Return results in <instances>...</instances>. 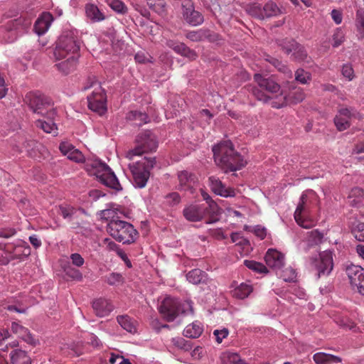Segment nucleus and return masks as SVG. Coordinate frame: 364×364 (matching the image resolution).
Returning a JSON list of instances; mask_svg holds the SVG:
<instances>
[{"mask_svg":"<svg viewBox=\"0 0 364 364\" xmlns=\"http://www.w3.org/2000/svg\"><path fill=\"white\" fill-rule=\"evenodd\" d=\"M305 98V93L304 90L301 88L295 89L294 91L291 92L289 94V96H287V104L289 102L293 104H297L302 102Z\"/></svg>","mask_w":364,"mask_h":364,"instance_id":"nucleus-38","label":"nucleus"},{"mask_svg":"<svg viewBox=\"0 0 364 364\" xmlns=\"http://www.w3.org/2000/svg\"><path fill=\"white\" fill-rule=\"evenodd\" d=\"M346 272L350 284L354 289L364 294V269L358 265L350 264L346 267Z\"/></svg>","mask_w":364,"mask_h":364,"instance_id":"nucleus-11","label":"nucleus"},{"mask_svg":"<svg viewBox=\"0 0 364 364\" xmlns=\"http://www.w3.org/2000/svg\"><path fill=\"white\" fill-rule=\"evenodd\" d=\"M244 264L250 269H252L258 273L267 272V267L262 263L257 262L254 260H245Z\"/></svg>","mask_w":364,"mask_h":364,"instance_id":"nucleus-43","label":"nucleus"},{"mask_svg":"<svg viewBox=\"0 0 364 364\" xmlns=\"http://www.w3.org/2000/svg\"><path fill=\"white\" fill-rule=\"evenodd\" d=\"M353 116L351 109L343 107L338 110V114L334 118V123L339 131H343L350 127V119Z\"/></svg>","mask_w":364,"mask_h":364,"instance_id":"nucleus-25","label":"nucleus"},{"mask_svg":"<svg viewBox=\"0 0 364 364\" xmlns=\"http://www.w3.org/2000/svg\"><path fill=\"white\" fill-rule=\"evenodd\" d=\"M253 95L258 100H260V101H263V102H268L269 101L270 102V95H269L268 94L265 93L263 90L256 87H252V90H251Z\"/></svg>","mask_w":364,"mask_h":364,"instance_id":"nucleus-52","label":"nucleus"},{"mask_svg":"<svg viewBox=\"0 0 364 364\" xmlns=\"http://www.w3.org/2000/svg\"><path fill=\"white\" fill-rule=\"evenodd\" d=\"M92 308L97 316L104 317L112 311L114 306L109 300L100 298L92 302Z\"/></svg>","mask_w":364,"mask_h":364,"instance_id":"nucleus-27","label":"nucleus"},{"mask_svg":"<svg viewBox=\"0 0 364 364\" xmlns=\"http://www.w3.org/2000/svg\"><path fill=\"white\" fill-rule=\"evenodd\" d=\"M210 187L215 194L223 197H233L235 196V189L226 187L222 181L215 176L209 177Z\"/></svg>","mask_w":364,"mask_h":364,"instance_id":"nucleus-20","label":"nucleus"},{"mask_svg":"<svg viewBox=\"0 0 364 364\" xmlns=\"http://www.w3.org/2000/svg\"><path fill=\"white\" fill-rule=\"evenodd\" d=\"M110 235L119 242L130 243L134 242L136 230L134 226L123 220H113L109 222L107 227Z\"/></svg>","mask_w":364,"mask_h":364,"instance_id":"nucleus-6","label":"nucleus"},{"mask_svg":"<svg viewBox=\"0 0 364 364\" xmlns=\"http://www.w3.org/2000/svg\"><path fill=\"white\" fill-rule=\"evenodd\" d=\"M356 21L361 33L364 35V10L358 9L356 13Z\"/></svg>","mask_w":364,"mask_h":364,"instance_id":"nucleus-58","label":"nucleus"},{"mask_svg":"<svg viewBox=\"0 0 364 364\" xmlns=\"http://www.w3.org/2000/svg\"><path fill=\"white\" fill-rule=\"evenodd\" d=\"M320 203L319 198L315 191L313 190L305 191L301 198L300 201L294 212V218H299L300 215H309L314 207L318 206Z\"/></svg>","mask_w":364,"mask_h":364,"instance_id":"nucleus-8","label":"nucleus"},{"mask_svg":"<svg viewBox=\"0 0 364 364\" xmlns=\"http://www.w3.org/2000/svg\"><path fill=\"white\" fill-rule=\"evenodd\" d=\"M80 45V42L73 31H63L59 37L54 50L55 59L61 60L69 55L78 56Z\"/></svg>","mask_w":364,"mask_h":364,"instance_id":"nucleus-4","label":"nucleus"},{"mask_svg":"<svg viewBox=\"0 0 364 364\" xmlns=\"http://www.w3.org/2000/svg\"><path fill=\"white\" fill-rule=\"evenodd\" d=\"M154 164L155 159L151 157L144 156L138 160V188L145 187Z\"/></svg>","mask_w":364,"mask_h":364,"instance_id":"nucleus-13","label":"nucleus"},{"mask_svg":"<svg viewBox=\"0 0 364 364\" xmlns=\"http://www.w3.org/2000/svg\"><path fill=\"white\" fill-rule=\"evenodd\" d=\"M252 14L259 19H264L265 18H271L279 15L280 10L276 4L269 1L263 7L259 5L255 6L252 8Z\"/></svg>","mask_w":364,"mask_h":364,"instance_id":"nucleus-19","label":"nucleus"},{"mask_svg":"<svg viewBox=\"0 0 364 364\" xmlns=\"http://www.w3.org/2000/svg\"><path fill=\"white\" fill-rule=\"evenodd\" d=\"M183 16L187 23L191 26H196L203 23V16L198 11L194 9L193 4L188 1L182 4Z\"/></svg>","mask_w":364,"mask_h":364,"instance_id":"nucleus-17","label":"nucleus"},{"mask_svg":"<svg viewBox=\"0 0 364 364\" xmlns=\"http://www.w3.org/2000/svg\"><path fill=\"white\" fill-rule=\"evenodd\" d=\"M295 79L300 83L306 85L311 81V74L302 68H299L295 72Z\"/></svg>","mask_w":364,"mask_h":364,"instance_id":"nucleus-44","label":"nucleus"},{"mask_svg":"<svg viewBox=\"0 0 364 364\" xmlns=\"http://www.w3.org/2000/svg\"><path fill=\"white\" fill-rule=\"evenodd\" d=\"M85 170L91 176H95L105 186L116 191L122 189L121 185L112 169L99 159L85 161Z\"/></svg>","mask_w":364,"mask_h":364,"instance_id":"nucleus-2","label":"nucleus"},{"mask_svg":"<svg viewBox=\"0 0 364 364\" xmlns=\"http://www.w3.org/2000/svg\"><path fill=\"white\" fill-rule=\"evenodd\" d=\"M252 291V287L251 285L246 283H242L233 290L232 295L235 298L244 299L247 297Z\"/></svg>","mask_w":364,"mask_h":364,"instance_id":"nucleus-36","label":"nucleus"},{"mask_svg":"<svg viewBox=\"0 0 364 364\" xmlns=\"http://www.w3.org/2000/svg\"><path fill=\"white\" fill-rule=\"evenodd\" d=\"M70 259L73 264L78 267L82 266L85 262L83 257L78 253L72 254L70 255Z\"/></svg>","mask_w":364,"mask_h":364,"instance_id":"nucleus-63","label":"nucleus"},{"mask_svg":"<svg viewBox=\"0 0 364 364\" xmlns=\"http://www.w3.org/2000/svg\"><path fill=\"white\" fill-rule=\"evenodd\" d=\"M213 335L215 336V340L218 343H221L223 338H226L228 335V330L223 328L222 330H215Z\"/></svg>","mask_w":364,"mask_h":364,"instance_id":"nucleus-61","label":"nucleus"},{"mask_svg":"<svg viewBox=\"0 0 364 364\" xmlns=\"http://www.w3.org/2000/svg\"><path fill=\"white\" fill-rule=\"evenodd\" d=\"M11 252L8 244H0V264L6 265L11 261Z\"/></svg>","mask_w":364,"mask_h":364,"instance_id":"nucleus-42","label":"nucleus"},{"mask_svg":"<svg viewBox=\"0 0 364 364\" xmlns=\"http://www.w3.org/2000/svg\"><path fill=\"white\" fill-rule=\"evenodd\" d=\"M77 58L78 56L70 55L67 60L55 64V66L59 71L67 75L75 69L77 64Z\"/></svg>","mask_w":364,"mask_h":364,"instance_id":"nucleus-30","label":"nucleus"},{"mask_svg":"<svg viewBox=\"0 0 364 364\" xmlns=\"http://www.w3.org/2000/svg\"><path fill=\"white\" fill-rule=\"evenodd\" d=\"M223 364H242L240 356L236 353H225L222 358Z\"/></svg>","mask_w":364,"mask_h":364,"instance_id":"nucleus-45","label":"nucleus"},{"mask_svg":"<svg viewBox=\"0 0 364 364\" xmlns=\"http://www.w3.org/2000/svg\"><path fill=\"white\" fill-rule=\"evenodd\" d=\"M110 364H131L128 359L123 356L112 353L109 358Z\"/></svg>","mask_w":364,"mask_h":364,"instance_id":"nucleus-59","label":"nucleus"},{"mask_svg":"<svg viewBox=\"0 0 364 364\" xmlns=\"http://www.w3.org/2000/svg\"><path fill=\"white\" fill-rule=\"evenodd\" d=\"M314 265L318 271V277L328 275L333 267V252L330 250L320 253L319 258L314 259Z\"/></svg>","mask_w":364,"mask_h":364,"instance_id":"nucleus-12","label":"nucleus"},{"mask_svg":"<svg viewBox=\"0 0 364 364\" xmlns=\"http://www.w3.org/2000/svg\"><path fill=\"white\" fill-rule=\"evenodd\" d=\"M341 73L348 80H352L354 77V70L350 64L343 65Z\"/></svg>","mask_w":364,"mask_h":364,"instance_id":"nucleus-60","label":"nucleus"},{"mask_svg":"<svg viewBox=\"0 0 364 364\" xmlns=\"http://www.w3.org/2000/svg\"><path fill=\"white\" fill-rule=\"evenodd\" d=\"M87 99L88 107L92 112L99 115H103L107 112V96L101 85H97Z\"/></svg>","mask_w":364,"mask_h":364,"instance_id":"nucleus-9","label":"nucleus"},{"mask_svg":"<svg viewBox=\"0 0 364 364\" xmlns=\"http://www.w3.org/2000/svg\"><path fill=\"white\" fill-rule=\"evenodd\" d=\"M25 102L33 113L45 116L50 114L56 115V112L53 107L51 101L45 95L38 92H31L26 94Z\"/></svg>","mask_w":364,"mask_h":364,"instance_id":"nucleus-5","label":"nucleus"},{"mask_svg":"<svg viewBox=\"0 0 364 364\" xmlns=\"http://www.w3.org/2000/svg\"><path fill=\"white\" fill-rule=\"evenodd\" d=\"M215 164L225 172L235 171L246 165V161L235 151L230 141H223L213 148Z\"/></svg>","mask_w":364,"mask_h":364,"instance_id":"nucleus-1","label":"nucleus"},{"mask_svg":"<svg viewBox=\"0 0 364 364\" xmlns=\"http://www.w3.org/2000/svg\"><path fill=\"white\" fill-rule=\"evenodd\" d=\"M323 235L318 230H314L310 232V239L314 243H318L323 239Z\"/></svg>","mask_w":364,"mask_h":364,"instance_id":"nucleus-64","label":"nucleus"},{"mask_svg":"<svg viewBox=\"0 0 364 364\" xmlns=\"http://www.w3.org/2000/svg\"><path fill=\"white\" fill-rule=\"evenodd\" d=\"M186 37L191 41L198 42L206 38L205 32L203 30L192 31L187 32Z\"/></svg>","mask_w":364,"mask_h":364,"instance_id":"nucleus-49","label":"nucleus"},{"mask_svg":"<svg viewBox=\"0 0 364 364\" xmlns=\"http://www.w3.org/2000/svg\"><path fill=\"white\" fill-rule=\"evenodd\" d=\"M11 331L18 338L22 339L28 344L35 346L37 343L36 339L31 333L30 331L17 321H13L11 324Z\"/></svg>","mask_w":364,"mask_h":364,"instance_id":"nucleus-22","label":"nucleus"},{"mask_svg":"<svg viewBox=\"0 0 364 364\" xmlns=\"http://www.w3.org/2000/svg\"><path fill=\"white\" fill-rule=\"evenodd\" d=\"M208 212V207L204 204H191L183 209V215L188 221L198 222L203 219Z\"/></svg>","mask_w":364,"mask_h":364,"instance_id":"nucleus-16","label":"nucleus"},{"mask_svg":"<svg viewBox=\"0 0 364 364\" xmlns=\"http://www.w3.org/2000/svg\"><path fill=\"white\" fill-rule=\"evenodd\" d=\"M9 251L11 252V259L22 260L31 254V248L27 242L17 240L15 242L8 243Z\"/></svg>","mask_w":364,"mask_h":364,"instance_id":"nucleus-18","label":"nucleus"},{"mask_svg":"<svg viewBox=\"0 0 364 364\" xmlns=\"http://www.w3.org/2000/svg\"><path fill=\"white\" fill-rule=\"evenodd\" d=\"M107 4L114 11L123 14L126 11V6L120 0H106Z\"/></svg>","mask_w":364,"mask_h":364,"instance_id":"nucleus-50","label":"nucleus"},{"mask_svg":"<svg viewBox=\"0 0 364 364\" xmlns=\"http://www.w3.org/2000/svg\"><path fill=\"white\" fill-rule=\"evenodd\" d=\"M46 119H37L35 122V124L37 127L41 129L46 133L53 134L57 135L58 128L55 123L53 122L55 116H50V114H46L43 116Z\"/></svg>","mask_w":364,"mask_h":364,"instance_id":"nucleus-28","label":"nucleus"},{"mask_svg":"<svg viewBox=\"0 0 364 364\" xmlns=\"http://www.w3.org/2000/svg\"><path fill=\"white\" fill-rule=\"evenodd\" d=\"M53 21V16L48 13H43L42 15L36 20L33 30L38 35H43L49 28Z\"/></svg>","mask_w":364,"mask_h":364,"instance_id":"nucleus-26","label":"nucleus"},{"mask_svg":"<svg viewBox=\"0 0 364 364\" xmlns=\"http://www.w3.org/2000/svg\"><path fill=\"white\" fill-rule=\"evenodd\" d=\"M157 146L156 136L149 130L145 131L138 139V156L144 153L155 151Z\"/></svg>","mask_w":364,"mask_h":364,"instance_id":"nucleus-14","label":"nucleus"},{"mask_svg":"<svg viewBox=\"0 0 364 364\" xmlns=\"http://www.w3.org/2000/svg\"><path fill=\"white\" fill-rule=\"evenodd\" d=\"M123 277L121 274L112 272L105 276V282L111 286H117L123 282Z\"/></svg>","mask_w":364,"mask_h":364,"instance_id":"nucleus-47","label":"nucleus"},{"mask_svg":"<svg viewBox=\"0 0 364 364\" xmlns=\"http://www.w3.org/2000/svg\"><path fill=\"white\" fill-rule=\"evenodd\" d=\"M146 4L155 12L163 14L166 11V1L164 0H146Z\"/></svg>","mask_w":364,"mask_h":364,"instance_id":"nucleus-40","label":"nucleus"},{"mask_svg":"<svg viewBox=\"0 0 364 364\" xmlns=\"http://www.w3.org/2000/svg\"><path fill=\"white\" fill-rule=\"evenodd\" d=\"M31 25V18L27 16H20L18 18L9 21L6 24V30L14 33L15 38L19 35L26 33Z\"/></svg>","mask_w":364,"mask_h":364,"instance_id":"nucleus-15","label":"nucleus"},{"mask_svg":"<svg viewBox=\"0 0 364 364\" xmlns=\"http://www.w3.org/2000/svg\"><path fill=\"white\" fill-rule=\"evenodd\" d=\"M344 41V33L341 28H337L333 35V46L338 47Z\"/></svg>","mask_w":364,"mask_h":364,"instance_id":"nucleus-56","label":"nucleus"},{"mask_svg":"<svg viewBox=\"0 0 364 364\" xmlns=\"http://www.w3.org/2000/svg\"><path fill=\"white\" fill-rule=\"evenodd\" d=\"M313 358L316 364L337 363L341 361L337 356L321 352L314 354Z\"/></svg>","mask_w":364,"mask_h":364,"instance_id":"nucleus-32","label":"nucleus"},{"mask_svg":"<svg viewBox=\"0 0 364 364\" xmlns=\"http://www.w3.org/2000/svg\"><path fill=\"white\" fill-rule=\"evenodd\" d=\"M296 222L300 226L303 227L304 228H311L315 225V222L312 219L308 218V215H299V218H294Z\"/></svg>","mask_w":364,"mask_h":364,"instance_id":"nucleus-51","label":"nucleus"},{"mask_svg":"<svg viewBox=\"0 0 364 364\" xmlns=\"http://www.w3.org/2000/svg\"><path fill=\"white\" fill-rule=\"evenodd\" d=\"M264 259L266 264L272 268L280 270L284 266V256L280 252L269 249L267 252Z\"/></svg>","mask_w":364,"mask_h":364,"instance_id":"nucleus-23","label":"nucleus"},{"mask_svg":"<svg viewBox=\"0 0 364 364\" xmlns=\"http://www.w3.org/2000/svg\"><path fill=\"white\" fill-rule=\"evenodd\" d=\"M65 274L69 277L77 280L81 281L82 279V273L77 269L68 267L65 269Z\"/></svg>","mask_w":364,"mask_h":364,"instance_id":"nucleus-57","label":"nucleus"},{"mask_svg":"<svg viewBox=\"0 0 364 364\" xmlns=\"http://www.w3.org/2000/svg\"><path fill=\"white\" fill-rule=\"evenodd\" d=\"M171 343L176 348L184 351H189L192 348L191 342L185 340L182 337L173 338L171 339Z\"/></svg>","mask_w":364,"mask_h":364,"instance_id":"nucleus-39","label":"nucleus"},{"mask_svg":"<svg viewBox=\"0 0 364 364\" xmlns=\"http://www.w3.org/2000/svg\"><path fill=\"white\" fill-rule=\"evenodd\" d=\"M181 202V196L176 192L171 193L165 196V203L170 206L178 205Z\"/></svg>","mask_w":364,"mask_h":364,"instance_id":"nucleus-53","label":"nucleus"},{"mask_svg":"<svg viewBox=\"0 0 364 364\" xmlns=\"http://www.w3.org/2000/svg\"><path fill=\"white\" fill-rule=\"evenodd\" d=\"M59 149L68 159L76 163L85 162L84 155L70 143L66 141L60 143Z\"/></svg>","mask_w":364,"mask_h":364,"instance_id":"nucleus-21","label":"nucleus"},{"mask_svg":"<svg viewBox=\"0 0 364 364\" xmlns=\"http://www.w3.org/2000/svg\"><path fill=\"white\" fill-rule=\"evenodd\" d=\"M179 185L182 190H188L195 183L196 176L187 171H182L178 175Z\"/></svg>","mask_w":364,"mask_h":364,"instance_id":"nucleus-31","label":"nucleus"},{"mask_svg":"<svg viewBox=\"0 0 364 364\" xmlns=\"http://www.w3.org/2000/svg\"><path fill=\"white\" fill-rule=\"evenodd\" d=\"M97 85H100L97 82V80L95 79V77H90L87 80L86 82L85 83V85L82 89L83 90H89L90 88L94 87V90H95V87H97Z\"/></svg>","mask_w":364,"mask_h":364,"instance_id":"nucleus-62","label":"nucleus"},{"mask_svg":"<svg viewBox=\"0 0 364 364\" xmlns=\"http://www.w3.org/2000/svg\"><path fill=\"white\" fill-rule=\"evenodd\" d=\"M185 309L181 301L176 299L166 297L159 306V312L168 322L173 321Z\"/></svg>","mask_w":364,"mask_h":364,"instance_id":"nucleus-10","label":"nucleus"},{"mask_svg":"<svg viewBox=\"0 0 364 364\" xmlns=\"http://www.w3.org/2000/svg\"><path fill=\"white\" fill-rule=\"evenodd\" d=\"M166 45L173 49L176 53L188 58L191 60H196L198 57L196 53L188 48L183 43H178L172 40L167 41Z\"/></svg>","mask_w":364,"mask_h":364,"instance_id":"nucleus-24","label":"nucleus"},{"mask_svg":"<svg viewBox=\"0 0 364 364\" xmlns=\"http://www.w3.org/2000/svg\"><path fill=\"white\" fill-rule=\"evenodd\" d=\"M119 324L127 332L135 333L136 326L130 317L128 316H119L117 317Z\"/></svg>","mask_w":364,"mask_h":364,"instance_id":"nucleus-37","label":"nucleus"},{"mask_svg":"<svg viewBox=\"0 0 364 364\" xmlns=\"http://www.w3.org/2000/svg\"><path fill=\"white\" fill-rule=\"evenodd\" d=\"M282 51L294 62L307 61L308 53L304 46L294 39H284L279 43Z\"/></svg>","mask_w":364,"mask_h":364,"instance_id":"nucleus-7","label":"nucleus"},{"mask_svg":"<svg viewBox=\"0 0 364 364\" xmlns=\"http://www.w3.org/2000/svg\"><path fill=\"white\" fill-rule=\"evenodd\" d=\"M13 364H31V358L27 353L22 350H14L10 353Z\"/></svg>","mask_w":364,"mask_h":364,"instance_id":"nucleus-33","label":"nucleus"},{"mask_svg":"<svg viewBox=\"0 0 364 364\" xmlns=\"http://www.w3.org/2000/svg\"><path fill=\"white\" fill-rule=\"evenodd\" d=\"M85 13L87 17L94 22L100 21L105 18L103 14L99 10L97 6L92 4H86Z\"/></svg>","mask_w":364,"mask_h":364,"instance_id":"nucleus-34","label":"nucleus"},{"mask_svg":"<svg viewBox=\"0 0 364 364\" xmlns=\"http://www.w3.org/2000/svg\"><path fill=\"white\" fill-rule=\"evenodd\" d=\"M279 275L285 282H294L296 277V272L294 269L291 267H288L284 269L281 270Z\"/></svg>","mask_w":364,"mask_h":364,"instance_id":"nucleus-46","label":"nucleus"},{"mask_svg":"<svg viewBox=\"0 0 364 364\" xmlns=\"http://www.w3.org/2000/svg\"><path fill=\"white\" fill-rule=\"evenodd\" d=\"M352 232L356 240L364 241V223H358L353 228Z\"/></svg>","mask_w":364,"mask_h":364,"instance_id":"nucleus-55","label":"nucleus"},{"mask_svg":"<svg viewBox=\"0 0 364 364\" xmlns=\"http://www.w3.org/2000/svg\"><path fill=\"white\" fill-rule=\"evenodd\" d=\"M60 214L64 219L71 220L76 213V209L69 205H62L59 207Z\"/></svg>","mask_w":364,"mask_h":364,"instance_id":"nucleus-48","label":"nucleus"},{"mask_svg":"<svg viewBox=\"0 0 364 364\" xmlns=\"http://www.w3.org/2000/svg\"><path fill=\"white\" fill-rule=\"evenodd\" d=\"M117 215L116 209L113 208H107L105 210H102L100 213V216L102 219L109 220V222H112L113 220H117L115 219V216Z\"/></svg>","mask_w":364,"mask_h":364,"instance_id":"nucleus-54","label":"nucleus"},{"mask_svg":"<svg viewBox=\"0 0 364 364\" xmlns=\"http://www.w3.org/2000/svg\"><path fill=\"white\" fill-rule=\"evenodd\" d=\"M270 63H272L277 70L284 73L285 77L287 78H291L292 77V72L289 69L288 66L286 65H284L282 63L281 61H279L277 59H275L274 58H270V59L268 60Z\"/></svg>","mask_w":364,"mask_h":364,"instance_id":"nucleus-41","label":"nucleus"},{"mask_svg":"<svg viewBox=\"0 0 364 364\" xmlns=\"http://www.w3.org/2000/svg\"><path fill=\"white\" fill-rule=\"evenodd\" d=\"M203 332V327L198 322H193L188 325L183 331V335L186 337L196 338H198Z\"/></svg>","mask_w":364,"mask_h":364,"instance_id":"nucleus-35","label":"nucleus"},{"mask_svg":"<svg viewBox=\"0 0 364 364\" xmlns=\"http://www.w3.org/2000/svg\"><path fill=\"white\" fill-rule=\"evenodd\" d=\"M254 80L260 89L264 90L270 95V104L274 108H281L287 105V95L281 90L279 83L272 77H264L261 74L256 73Z\"/></svg>","mask_w":364,"mask_h":364,"instance_id":"nucleus-3","label":"nucleus"},{"mask_svg":"<svg viewBox=\"0 0 364 364\" xmlns=\"http://www.w3.org/2000/svg\"><path fill=\"white\" fill-rule=\"evenodd\" d=\"M186 279L190 283L193 284H208L210 282L207 274L199 269H194L190 271L186 274Z\"/></svg>","mask_w":364,"mask_h":364,"instance_id":"nucleus-29","label":"nucleus"}]
</instances>
